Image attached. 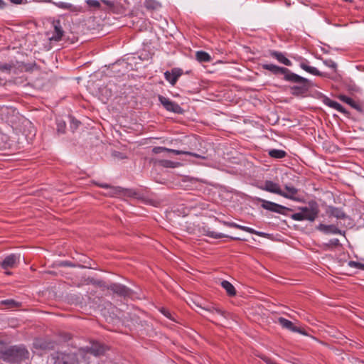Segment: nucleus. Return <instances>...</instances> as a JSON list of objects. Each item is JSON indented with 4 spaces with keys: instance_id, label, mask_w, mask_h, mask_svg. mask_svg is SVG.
<instances>
[{
    "instance_id": "1",
    "label": "nucleus",
    "mask_w": 364,
    "mask_h": 364,
    "mask_svg": "<svg viewBox=\"0 0 364 364\" xmlns=\"http://www.w3.org/2000/svg\"><path fill=\"white\" fill-rule=\"evenodd\" d=\"M28 357L29 352L21 346H14L0 350V359L8 363H19Z\"/></svg>"
},
{
    "instance_id": "2",
    "label": "nucleus",
    "mask_w": 364,
    "mask_h": 364,
    "mask_svg": "<svg viewBox=\"0 0 364 364\" xmlns=\"http://www.w3.org/2000/svg\"><path fill=\"white\" fill-rule=\"evenodd\" d=\"M286 81L295 83L296 85L291 87V93L294 96H301L306 93L312 86V82L303 77L291 72L286 77Z\"/></svg>"
},
{
    "instance_id": "3",
    "label": "nucleus",
    "mask_w": 364,
    "mask_h": 364,
    "mask_svg": "<svg viewBox=\"0 0 364 364\" xmlns=\"http://www.w3.org/2000/svg\"><path fill=\"white\" fill-rule=\"evenodd\" d=\"M299 212L294 213L291 215V218L296 221L308 220L314 222L318 217L319 209L316 203L307 207L299 208Z\"/></svg>"
},
{
    "instance_id": "4",
    "label": "nucleus",
    "mask_w": 364,
    "mask_h": 364,
    "mask_svg": "<svg viewBox=\"0 0 364 364\" xmlns=\"http://www.w3.org/2000/svg\"><path fill=\"white\" fill-rule=\"evenodd\" d=\"M257 200L262 203L261 206L262 208L274 213H277L282 215H287V211H292V209L275 203L274 202H271L259 198H257Z\"/></svg>"
},
{
    "instance_id": "5",
    "label": "nucleus",
    "mask_w": 364,
    "mask_h": 364,
    "mask_svg": "<svg viewBox=\"0 0 364 364\" xmlns=\"http://www.w3.org/2000/svg\"><path fill=\"white\" fill-rule=\"evenodd\" d=\"M55 364H78V359L75 353H64L57 352L53 355Z\"/></svg>"
},
{
    "instance_id": "6",
    "label": "nucleus",
    "mask_w": 364,
    "mask_h": 364,
    "mask_svg": "<svg viewBox=\"0 0 364 364\" xmlns=\"http://www.w3.org/2000/svg\"><path fill=\"white\" fill-rule=\"evenodd\" d=\"M159 100L167 111L176 114H182L183 112V109L177 103L167 97L159 95Z\"/></svg>"
},
{
    "instance_id": "7",
    "label": "nucleus",
    "mask_w": 364,
    "mask_h": 364,
    "mask_svg": "<svg viewBox=\"0 0 364 364\" xmlns=\"http://www.w3.org/2000/svg\"><path fill=\"white\" fill-rule=\"evenodd\" d=\"M152 151H153V153H154L156 154H161L162 152H168V153H173L176 155L186 154V155L193 156L196 158L205 159V157L202 156L199 154L193 153V152L185 151H178V150L168 149V148H165V147H162V146H155L153 148Z\"/></svg>"
},
{
    "instance_id": "8",
    "label": "nucleus",
    "mask_w": 364,
    "mask_h": 364,
    "mask_svg": "<svg viewBox=\"0 0 364 364\" xmlns=\"http://www.w3.org/2000/svg\"><path fill=\"white\" fill-rule=\"evenodd\" d=\"M259 188L279 196L284 195L279 185L272 181H265L262 185L259 186Z\"/></svg>"
},
{
    "instance_id": "9",
    "label": "nucleus",
    "mask_w": 364,
    "mask_h": 364,
    "mask_svg": "<svg viewBox=\"0 0 364 364\" xmlns=\"http://www.w3.org/2000/svg\"><path fill=\"white\" fill-rule=\"evenodd\" d=\"M262 67L263 69L269 70L274 75H284V80H285L286 77L291 73V71L288 68L279 67L274 64H263Z\"/></svg>"
},
{
    "instance_id": "10",
    "label": "nucleus",
    "mask_w": 364,
    "mask_h": 364,
    "mask_svg": "<svg viewBox=\"0 0 364 364\" xmlns=\"http://www.w3.org/2000/svg\"><path fill=\"white\" fill-rule=\"evenodd\" d=\"M105 351L106 348L105 346L97 342L93 343L90 348H87L84 358L86 359L88 356V354H91L95 356H100L103 355Z\"/></svg>"
},
{
    "instance_id": "11",
    "label": "nucleus",
    "mask_w": 364,
    "mask_h": 364,
    "mask_svg": "<svg viewBox=\"0 0 364 364\" xmlns=\"http://www.w3.org/2000/svg\"><path fill=\"white\" fill-rule=\"evenodd\" d=\"M278 323L282 326V328L288 329L292 332L299 333L305 336L307 335V333L305 331V330L295 326L291 321L283 317L278 318Z\"/></svg>"
},
{
    "instance_id": "12",
    "label": "nucleus",
    "mask_w": 364,
    "mask_h": 364,
    "mask_svg": "<svg viewBox=\"0 0 364 364\" xmlns=\"http://www.w3.org/2000/svg\"><path fill=\"white\" fill-rule=\"evenodd\" d=\"M221 223L227 226V227H229V228H237V229H239V230H243V231H245V232H247L249 233H251V234H255V235H259V236H265L267 234L264 233V232H259V231H257L251 228H249V227H246V226H242V225H238L234 222H228V221H221Z\"/></svg>"
},
{
    "instance_id": "13",
    "label": "nucleus",
    "mask_w": 364,
    "mask_h": 364,
    "mask_svg": "<svg viewBox=\"0 0 364 364\" xmlns=\"http://www.w3.org/2000/svg\"><path fill=\"white\" fill-rule=\"evenodd\" d=\"M316 228L324 234L345 235V232L340 230L336 225H325L321 223Z\"/></svg>"
},
{
    "instance_id": "14",
    "label": "nucleus",
    "mask_w": 364,
    "mask_h": 364,
    "mask_svg": "<svg viewBox=\"0 0 364 364\" xmlns=\"http://www.w3.org/2000/svg\"><path fill=\"white\" fill-rule=\"evenodd\" d=\"M20 255L11 254L5 257L1 262V266L3 269L13 268L19 262Z\"/></svg>"
},
{
    "instance_id": "15",
    "label": "nucleus",
    "mask_w": 364,
    "mask_h": 364,
    "mask_svg": "<svg viewBox=\"0 0 364 364\" xmlns=\"http://www.w3.org/2000/svg\"><path fill=\"white\" fill-rule=\"evenodd\" d=\"M112 291L114 294L120 296H129L131 293V290L126 286L120 284H112L108 288Z\"/></svg>"
},
{
    "instance_id": "16",
    "label": "nucleus",
    "mask_w": 364,
    "mask_h": 364,
    "mask_svg": "<svg viewBox=\"0 0 364 364\" xmlns=\"http://www.w3.org/2000/svg\"><path fill=\"white\" fill-rule=\"evenodd\" d=\"M326 213L329 217H333L337 219H346L347 218L342 209L333 206H329L326 210Z\"/></svg>"
},
{
    "instance_id": "17",
    "label": "nucleus",
    "mask_w": 364,
    "mask_h": 364,
    "mask_svg": "<svg viewBox=\"0 0 364 364\" xmlns=\"http://www.w3.org/2000/svg\"><path fill=\"white\" fill-rule=\"evenodd\" d=\"M97 186L100 187L104 188L107 190L105 193H104L105 196H116L118 194L121 193V188L120 187H114L110 185H108L107 183H97Z\"/></svg>"
},
{
    "instance_id": "18",
    "label": "nucleus",
    "mask_w": 364,
    "mask_h": 364,
    "mask_svg": "<svg viewBox=\"0 0 364 364\" xmlns=\"http://www.w3.org/2000/svg\"><path fill=\"white\" fill-rule=\"evenodd\" d=\"M323 102L327 106H328L333 109H335L346 115L348 114V112L341 105H340L338 102H337L336 101L331 100L328 97H326L323 100Z\"/></svg>"
},
{
    "instance_id": "19",
    "label": "nucleus",
    "mask_w": 364,
    "mask_h": 364,
    "mask_svg": "<svg viewBox=\"0 0 364 364\" xmlns=\"http://www.w3.org/2000/svg\"><path fill=\"white\" fill-rule=\"evenodd\" d=\"M269 55L272 58L277 59L280 63H282L287 66H291L292 65L291 62L281 52L269 50Z\"/></svg>"
},
{
    "instance_id": "20",
    "label": "nucleus",
    "mask_w": 364,
    "mask_h": 364,
    "mask_svg": "<svg viewBox=\"0 0 364 364\" xmlns=\"http://www.w3.org/2000/svg\"><path fill=\"white\" fill-rule=\"evenodd\" d=\"M338 98L342 102L349 105L351 107L354 108L360 112H363V107L358 103H356L352 98L347 97L344 95H340Z\"/></svg>"
},
{
    "instance_id": "21",
    "label": "nucleus",
    "mask_w": 364,
    "mask_h": 364,
    "mask_svg": "<svg viewBox=\"0 0 364 364\" xmlns=\"http://www.w3.org/2000/svg\"><path fill=\"white\" fill-rule=\"evenodd\" d=\"M64 31L61 27L60 21H56L54 22V35L52 37V39L58 41H60Z\"/></svg>"
},
{
    "instance_id": "22",
    "label": "nucleus",
    "mask_w": 364,
    "mask_h": 364,
    "mask_svg": "<svg viewBox=\"0 0 364 364\" xmlns=\"http://www.w3.org/2000/svg\"><path fill=\"white\" fill-rule=\"evenodd\" d=\"M46 2L52 3L55 6H56L58 8L63 9H67L70 11L75 12L77 11V9L75 6H74L73 4L66 3V2H54L53 0H46Z\"/></svg>"
},
{
    "instance_id": "23",
    "label": "nucleus",
    "mask_w": 364,
    "mask_h": 364,
    "mask_svg": "<svg viewBox=\"0 0 364 364\" xmlns=\"http://www.w3.org/2000/svg\"><path fill=\"white\" fill-rule=\"evenodd\" d=\"M284 188L287 192L283 191L284 195H281V196L286 198L294 199V196L297 194L298 189L289 185H285Z\"/></svg>"
},
{
    "instance_id": "24",
    "label": "nucleus",
    "mask_w": 364,
    "mask_h": 364,
    "mask_svg": "<svg viewBox=\"0 0 364 364\" xmlns=\"http://www.w3.org/2000/svg\"><path fill=\"white\" fill-rule=\"evenodd\" d=\"M222 287L225 289L227 294L230 296H233L236 294V290L234 286L228 281L224 280L221 282Z\"/></svg>"
},
{
    "instance_id": "25",
    "label": "nucleus",
    "mask_w": 364,
    "mask_h": 364,
    "mask_svg": "<svg viewBox=\"0 0 364 364\" xmlns=\"http://www.w3.org/2000/svg\"><path fill=\"white\" fill-rule=\"evenodd\" d=\"M300 67L305 71L316 75V76H323V73L318 71L316 68L308 65L305 62H301L300 63Z\"/></svg>"
},
{
    "instance_id": "26",
    "label": "nucleus",
    "mask_w": 364,
    "mask_h": 364,
    "mask_svg": "<svg viewBox=\"0 0 364 364\" xmlns=\"http://www.w3.org/2000/svg\"><path fill=\"white\" fill-rule=\"evenodd\" d=\"M205 235H207V236H208L210 237L214 238V239H220V238H223V237H229L228 235H226L225 234L218 233V232H215L214 231H210V230H208L206 232ZM230 238H231L232 240H240L239 237H230Z\"/></svg>"
},
{
    "instance_id": "27",
    "label": "nucleus",
    "mask_w": 364,
    "mask_h": 364,
    "mask_svg": "<svg viewBox=\"0 0 364 364\" xmlns=\"http://www.w3.org/2000/svg\"><path fill=\"white\" fill-rule=\"evenodd\" d=\"M196 58L198 61L203 63V62H210L211 60V58L210 55L204 51H198L196 53Z\"/></svg>"
},
{
    "instance_id": "28",
    "label": "nucleus",
    "mask_w": 364,
    "mask_h": 364,
    "mask_svg": "<svg viewBox=\"0 0 364 364\" xmlns=\"http://www.w3.org/2000/svg\"><path fill=\"white\" fill-rule=\"evenodd\" d=\"M269 155L275 159H282L286 156L287 153L281 149H271L269 151Z\"/></svg>"
},
{
    "instance_id": "29",
    "label": "nucleus",
    "mask_w": 364,
    "mask_h": 364,
    "mask_svg": "<svg viewBox=\"0 0 364 364\" xmlns=\"http://www.w3.org/2000/svg\"><path fill=\"white\" fill-rule=\"evenodd\" d=\"M156 163L159 165H160L163 167H165V168H176L179 164V163H178V162H174V161H171L170 160H166V159L158 160Z\"/></svg>"
},
{
    "instance_id": "30",
    "label": "nucleus",
    "mask_w": 364,
    "mask_h": 364,
    "mask_svg": "<svg viewBox=\"0 0 364 364\" xmlns=\"http://www.w3.org/2000/svg\"><path fill=\"white\" fill-rule=\"evenodd\" d=\"M160 4L155 0H145L144 6L147 9L155 10L160 7Z\"/></svg>"
},
{
    "instance_id": "31",
    "label": "nucleus",
    "mask_w": 364,
    "mask_h": 364,
    "mask_svg": "<svg viewBox=\"0 0 364 364\" xmlns=\"http://www.w3.org/2000/svg\"><path fill=\"white\" fill-rule=\"evenodd\" d=\"M164 77L165 79L168 81L172 85H175L177 80L176 78L172 75V73L169 71H166L164 73Z\"/></svg>"
},
{
    "instance_id": "32",
    "label": "nucleus",
    "mask_w": 364,
    "mask_h": 364,
    "mask_svg": "<svg viewBox=\"0 0 364 364\" xmlns=\"http://www.w3.org/2000/svg\"><path fill=\"white\" fill-rule=\"evenodd\" d=\"M1 304L8 305L9 307L14 308V307H18L20 306V303L16 301L14 299H6L1 301Z\"/></svg>"
},
{
    "instance_id": "33",
    "label": "nucleus",
    "mask_w": 364,
    "mask_h": 364,
    "mask_svg": "<svg viewBox=\"0 0 364 364\" xmlns=\"http://www.w3.org/2000/svg\"><path fill=\"white\" fill-rule=\"evenodd\" d=\"M66 124L64 121L58 120L57 121V131L58 133L63 134L65 131Z\"/></svg>"
},
{
    "instance_id": "34",
    "label": "nucleus",
    "mask_w": 364,
    "mask_h": 364,
    "mask_svg": "<svg viewBox=\"0 0 364 364\" xmlns=\"http://www.w3.org/2000/svg\"><path fill=\"white\" fill-rule=\"evenodd\" d=\"M203 310L206 311H208L210 313H213V312H216L217 314H220V315H223L224 314V312L219 309H217V308H215L213 306H208L207 307H203L202 308Z\"/></svg>"
},
{
    "instance_id": "35",
    "label": "nucleus",
    "mask_w": 364,
    "mask_h": 364,
    "mask_svg": "<svg viewBox=\"0 0 364 364\" xmlns=\"http://www.w3.org/2000/svg\"><path fill=\"white\" fill-rule=\"evenodd\" d=\"M86 3L90 7H93L96 9L100 8V3L97 0H86Z\"/></svg>"
},
{
    "instance_id": "36",
    "label": "nucleus",
    "mask_w": 364,
    "mask_h": 364,
    "mask_svg": "<svg viewBox=\"0 0 364 364\" xmlns=\"http://www.w3.org/2000/svg\"><path fill=\"white\" fill-rule=\"evenodd\" d=\"M323 63L324 65H326V66L333 69V70L336 71V68H337V65H336V63L334 61H333L331 59H328V60H323Z\"/></svg>"
},
{
    "instance_id": "37",
    "label": "nucleus",
    "mask_w": 364,
    "mask_h": 364,
    "mask_svg": "<svg viewBox=\"0 0 364 364\" xmlns=\"http://www.w3.org/2000/svg\"><path fill=\"white\" fill-rule=\"evenodd\" d=\"M171 72L176 80H178V77L183 74V70L180 68H173Z\"/></svg>"
},
{
    "instance_id": "38",
    "label": "nucleus",
    "mask_w": 364,
    "mask_h": 364,
    "mask_svg": "<svg viewBox=\"0 0 364 364\" xmlns=\"http://www.w3.org/2000/svg\"><path fill=\"white\" fill-rule=\"evenodd\" d=\"M326 247H338L340 245L339 240L338 239L330 240L328 243L325 244Z\"/></svg>"
},
{
    "instance_id": "39",
    "label": "nucleus",
    "mask_w": 364,
    "mask_h": 364,
    "mask_svg": "<svg viewBox=\"0 0 364 364\" xmlns=\"http://www.w3.org/2000/svg\"><path fill=\"white\" fill-rule=\"evenodd\" d=\"M80 124V122L77 119H75L74 118L70 119V128L74 129H76Z\"/></svg>"
},
{
    "instance_id": "40",
    "label": "nucleus",
    "mask_w": 364,
    "mask_h": 364,
    "mask_svg": "<svg viewBox=\"0 0 364 364\" xmlns=\"http://www.w3.org/2000/svg\"><path fill=\"white\" fill-rule=\"evenodd\" d=\"M41 348L43 349H48V348H53V344L51 343H47L46 342H42L38 344Z\"/></svg>"
},
{
    "instance_id": "41",
    "label": "nucleus",
    "mask_w": 364,
    "mask_h": 364,
    "mask_svg": "<svg viewBox=\"0 0 364 364\" xmlns=\"http://www.w3.org/2000/svg\"><path fill=\"white\" fill-rule=\"evenodd\" d=\"M160 311L167 318L171 319V320H173V318H172V316H171V314L170 313V311L166 309H164V308H162Z\"/></svg>"
},
{
    "instance_id": "42",
    "label": "nucleus",
    "mask_w": 364,
    "mask_h": 364,
    "mask_svg": "<svg viewBox=\"0 0 364 364\" xmlns=\"http://www.w3.org/2000/svg\"><path fill=\"white\" fill-rule=\"evenodd\" d=\"M12 68V65L10 64H4L2 65H0V71L4 72V71H10Z\"/></svg>"
},
{
    "instance_id": "43",
    "label": "nucleus",
    "mask_w": 364,
    "mask_h": 364,
    "mask_svg": "<svg viewBox=\"0 0 364 364\" xmlns=\"http://www.w3.org/2000/svg\"><path fill=\"white\" fill-rule=\"evenodd\" d=\"M261 358L267 363V364H272L274 360L267 356H261Z\"/></svg>"
},
{
    "instance_id": "44",
    "label": "nucleus",
    "mask_w": 364,
    "mask_h": 364,
    "mask_svg": "<svg viewBox=\"0 0 364 364\" xmlns=\"http://www.w3.org/2000/svg\"><path fill=\"white\" fill-rule=\"evenodd\" d=\"M102 3L106 4L109 8H112L114 6V3L109 0H100Z\"/></svg>"
},
{
    "instance_id": "45",
    "label": "nucleus",
    "mask_w": 364,
    "mask_h": 364,
    "mask_svg": "<svg viewBox=\"0 0 364 364\" xmlns=\"http://www.w3.org/2000/svg\"><path fill=\"white\" fill-rule=\"evenodd\" d=\"M359 263H360V262H354V261H350V262H348V265H349L350 267L358 268Z\"/></svg>"
},
{
    "instance_id": "46",
    "label": "nucleus",
    "mask_w": 364,
    "mask_h": 364,
    "mask_svg": "<svg viewBox=\"0 0 364 364\" xmlns=\"http://www.w3.org/2000/svg\"><path fill=\"white\" fill-rule=\"evenodd\" d=\"M60 266H68V267H72L73 264L70 262H68V261H63V262H61L60 264H59Z\"/></svg>"
},
{
    "instance_id": "47",
    "label": "nucleus",
    "mask_w": 364,
    "mask_h": 364,
    "mask_svg": "<svg viewBox=\"0 0 364 364\" xmlns=\"http://www.w3.org/2000/svg\"><path fill=\"white\" fill-rule=\"evenodd\" d=\"M10 1L14 4H23V0H10Z\"/></svg>"
},
{
    "instance_id": "48",
    "label": "nucleus",
    "mask_w": 364,
    "mask_h": 364,
    "mask_svg": "<svg viewBox=\"0 0 364 364\" xmlns=\"http://www.w3.org/2000/svg\"><path fill=\"white\" fill-rule=\"evenodd\" d=\"M6 6V2H4L3 0H0V9H4Z\"/></svg>"
},
{
    "instance_id": "49",
    "label": "nucleus",
    "mask_w": 364,
    "mask_h": 364,
    "mask_svg": "<svg viewBox=\"0 0 364 364\" xmlns=\"http://www.w3.org/2000/svg\"><path fill=\"white\" fill-rule=\"evenodd\" d=\"M6 82L5 78H3L0 76V85H4Z\"/></svg>"
},
{
    "instance_id": "50",
    "label": "nucleus",
    "mask_w": 364,
    "mask_h": 364,
    "mask_svg": "<svg viewBox=\"0 0 364 364\" xmlns=\"http://www.w3.org/2000/svg\"><path fill=\"white\" fill-rule=\"evenodd\" d=\"M358 269L364 270V264L359 263Z\"/></svg>"
},
{
    "instance_id": "51",
    "label": "nucleus",
    "mask_w": 364,
    "mask_h": 364,
    "mask_svg": "<svg viewBox=\"0 0 364 364\" xmlns=\"http://www.w3.org/2000/svg\"><path fill=\"white\" fill-rule=\"evenodd\" d=\"M6 274H10L11 273L9 272H6Z\"/></svg>"
},
{
    "instance_id": "52",
    "label": "nucleus",
    "mask_w": 364,
    "mask_h": 364,
    "mask_svg": "<svg viewBox=\"0 0 364 364\" xmlns=\"http://www.w3.org/2000/svg\"><path fill=\"white\" fill-rule=\"evenodd\" d=\"M344 1H349L350 0H343Z\"/></svg>"
}]
</instances>
